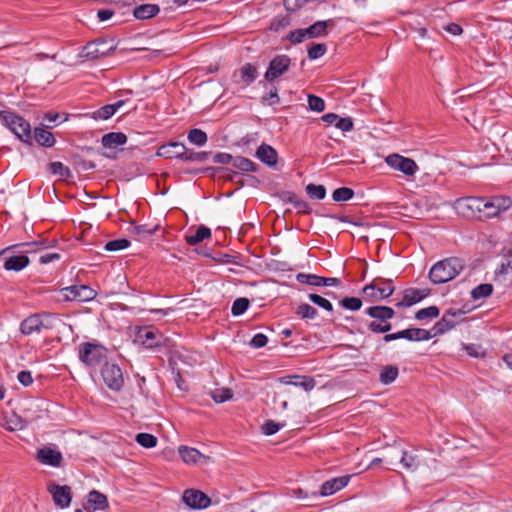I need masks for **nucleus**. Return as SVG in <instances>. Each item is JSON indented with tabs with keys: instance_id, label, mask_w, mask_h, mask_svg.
Instances as JSON below:
<instances>
[{
	"instance_id": "obj_63",
	"label": "nucleus",
	"mask_w": 512,
	"mask_h": 512,
	"mask_svg": "<svg viewBox=\"0 0 512 512\" xmlns=\"http://www.w3.org/2000/svg\"><path fill=\"white\" fill-rule=\"evenodd\" d=\"M234 158L235 157H233L232 155H230L228 153H218L214 156V162L220 163V164H229V163L233 164Z\"/></svg>"
},
{
	"instance_id": "obj_38",
	"label": "nucleus",
	"mask_w": 512,
	"mask_h": 512,
	"mask_svg": "<svg viewBox=\"0 0 512 512\" xmlns=\"http://www.w3.org/2000/svg\"><path fill=\"white\" fill-rule=\"evenodd\" d=\"M49 171L59 176L61 179H67L71 176V171L62 162H52L49 164Z\"/></svg>"
},
{
	"instance_id": "obj_60",
	"label": "nucleus",
	"mask_w": 512,
	"mask_h": 512,
	"mask_svg": "<svg viewBox=\"0 0 512 512\" xmlns=\"http://www.w3.org/2000/svg\"><path fill=\"white\" fill-rule=\"evenodd\" d=\"M41 410L39 409V406L34 403V402H31L28 404L27 407H25L22 411V415H20L21 417H26V415H39L38 419L41 418Z\"/></svg>"
},
{
	"instance_id": "obj_28",
	"label": "nucleus",
	"mask_w": 512,
	"mask_h": 512,
	"mask_svg": "<svg viewBox=\"0 0 512 512\" xmlns=\"http://www.w3.org/2000/svg\"><path fill=\"white\" fill-rule=\"evenodd\" d=\"M280 382L302 387L306 392L311 391L315 387V380L309 376L295 375L292 377H283L280 379Z\"/></svg>"
},
{
	"instance_id": "obj_55",
	"label": "nucleus",
	"mask_w": 512,
	"mask_h": 512,
	"mask_svg": "<svg viewBox=\"0 0 512 512\" xmlns=\"http://www.w3.org/2000/svg\"><path fill=\"white\" fill-rule=\"evenodd\" d=\"M206 158H207L206 152H194V151H189L186 148V154L182 156L181 160L191 161V162H203L206 160Z\"/></svg>"
},
{
	"instance_id": "obj_41",
	"label": "nucleus",
	"mask_w": 512,
	"mask_h": 512,
	"mask_svg": "<svg viewBox=\"0 0 512 512\" xmlns=\"http://www.w3.org/2000/svg\"><path fill=\"white\" fill-rule=\"evenodd\" d=\"M135 440L144 448H153L158 442L157 438L149 433H139L136 435Z\"/></svg>"
},
{
	"instance_id": "obj_50",
	"label": "nucleus",
	"mask_w": 512,
	"mask_h": 512,
	"mask_svg": "<svg viewBox=\"0 0 512 512\" xmlns=\"http://www.w3.org/2000/svg\"><path fill=\"white\" fill-rule=\"evenodd\" d=\"M233 166L242 171H255L256 165L254 162L247 158L235 157L233 160Z\"/></svg>"
},
{
	"instance_id": "obj_27",
	"label": "nucleus",
	"mask_w": 512,
	"mask_h": 512,
	"mask_svg": "<svg viewBox=\"0 0 512 512\" xmlns=\"http://www.w3.org/2000/svg\"><path fill=\"white\" fill-rule=\"evenodd\" d=\"M126 104H128V100H119L114 104H108L99 108L89 114V116L94 120H107Z\"/></svg>"
},
{
	"instance_id": "obj_42",
	"label": "nucleus",
	"mask_w": 512,
	"mask_h": 512,
	"mask_svg": "<svg viewBox=\"0 0 512 512\" xmlns=\"http://www.w3.org/2000/svg\"><path fill=\"white\" fill-rule=\"evenodd\" d=\"M188 140L197 146H203L207 142V135L201 129L195 128L189 131Z\"/></svg>"
},
{
	"instance_id": "obj_48",
	"label": "nucleus",
	"mask_w": 512,
	"mask_h": 512,
	"mask_svg": "<svg viewBox=\"0 0 512 512\" xmlns=\"http://www.w3.org/2000/svg\"><path fill=\"white\" fill-rule=\"evenodd\" d=\"M288 201L295 209L298 210L299 213L309 214L311 212V208L308 203L294 194L288 197Z\"/></svg>"
},
{
	"instance_id": "obj_62",
	"label": "nucleus",
	"mask_w": 512,
	"mask_h": 512,
	"mask_svg": "<svg viewBox=\"0 0 512 512\" xmlns=\"http://www.w3.org/2000/svg\"><path fill=\"white\" fill-rule=\"evenodd\" d=\"M464 349L467 351V353L470 355V356H473V357H483L485 355L484 351L482 350V348L478 345H466L464 346Z\"/></svg>"
},
{
	"instance_id": "obj_15",
	"label": "nucleus",
	"mask_w": 512,
	"mask_h": 512,
	"mask_svg": "<svg viewBox=\"0 0 512 512\" xmlns=\"http://www.w3.org/2000/svg\"><path fill=\"white\" fill-rule=\"evenodd\" d=\"M258 76V69L251 63H245L239 70L235 71L232 80L235 84L246 87Z\"/></svg>"
},
{
	"instance_id": "obj_35",
	"label": "nucleus",
	"mask_w": 512,
	"mask_h": 512,
	"mask_svg": "<svg viewBox=\"0 0 512 512\" xmlns=\"http://www.w3.org/2000/svg\"><path fill=\"white\" fill-rule=\"evenodd\" d=\"M210 236V229L205 226H200L194 234L186 235V241L190 245H196L203 240L210 238Z\"/></svg>"
},
{
	"instance_id": "obj_26",
	"label": "nucleus",
	"mask_w": 512,
	"mask_h": 512,
	"mask_svg": "<svg viewBox=\"0 0 512 512\" xmlns=\"http://www.w3.org/2000/svg\"><path fill=\"white\" fill-rule=\"evenodd\" d=\"M137 340L147 348H154L161 345L163 336L157 331L142 328L137 333Z\"/></svg>"
},
{
	"instance_id": "obj_44",
	"label": "nucleus",
	"mask_w": 512,
	"mask_h": 512,
	"mask_svg": "<svg viewBox=\"0 0 512 512\" xmlns=\"http://www.w3.org/2000/svg\"><path fill=\"white\" fill-rule=\"evenodd\" d=\"M306 193L312 199L322 200L325 198L326 189L323 185L309 184L306 186Z\"/></svg>"
},
{
	"instance_id": "obj_43",
	"label": "nucleus",
	"mask_w": 512,
	"mask_h": 512,
	"mask_svg": "<svg viewBox=\"0 0 512 512\" xmlns=\"http://www.w3.org/2000/svg\"><path fill=\"white\" fill-rule=\"evenodd\" d=\"M330 23H332L331 20L315 22L313 25L308 27L310 30V34L312 35L313 38H317V37L326 35L327 27Z\"/></svg>"
},
{
	"instance_id": "obj_45",
	"label": "nucleus",
	"mask_w": 512,
	"mask_h": 512,
	"mask_svg": "<svg viewBox=\"0 0 512 512\" xmlns=\"http://www.w3.org/2000/svg\"><path fill=\"white\" fill-rule=\"evenodd\" d=\"M439 309L436 306H430L427 308L420 309L416 312L415 318L417 320H426V319H432L439 316Z\"/></svg>"
},
{
	"instance_id": "obj_19",
	"label": "nucleus",
	"mask_w": 512,
	"mask_h": 512,
	"mask_svg": "<svg viewBox=\"0 0 512 512\" xmlns=\"http://www.w3.org/2000/svg\"><path fill=\"white\" fill-rule=\"evenodd\" d=\"M113 50L114 47H107L105 41H95L87 44L83 48L81 55L89 59H97L108 56Z\"/></svg>"
},
{
	"instance_id": "obj_33",
	"label": "nucleus",
	"mask_w": 512,
	"mask_h": 512,
	"mask_svg": "<svg viewBox=\"0 0 512 512\" xmlns=\"http://www.w3.org/2000/svg\"><path fill=\"white\" fill-rule=\"evenodd\" d=\"M160 11V8L156 4H143L134 9V16L137 19H149L155 15H157Z\"/></svg>"
},
{
	"instance_id": "obj_29",
	"label": "nucleus",
	"mask_w": 512,
	"mask_h": 512,
	"mask_svg": "<svg viewBox=\"0 0 512 512\" xmlns=\"http://www.w3.org/2000/svg\"><path fill=\"white\" fill-rule=\"evenodd\" d=\"M256 156L265 164L273 166L277 163L276 150L267 144H262L256 151Z\"/></svg>"
},
{
	"instance_id": "obj_53",
	"label": "nucleus",
	"mask_w": 512,
	"mask_h": 512,
	"mask_svg": "<svg viewBox=\"0 0 512 512\" xmlns=\"http://www.w3.org/2000/svg\"><path fill=\"white\" fill-rule=\"evenodd\" d=\"M340 305L345 309L357 311L361 308L362 301L360 298L356 297H345L340 301Z\"/></svg>"
},
{
	"instance_id": "obj_1",
	"label": "nucleus",
	"mask_w": 512,
	"mask_h": 512,
	"mask_svg": "<svg viewBox=\"0 0 512 512\" xmlns=\"http://www.w3.org/2000/svg\"><path fill=\"white\" fill-rule=\"evenodd\" d=\"M464 261L450 257L435 263L429 271V278L435 284H443L454 279L464 269Z\"/></svg>"
},
{
	"instance_id": "obj_59",
	"label": "nucleus",
	"mask_w": 512,
	"mask_h": 512,
	"mask_svg": "<svg viewBox=\"0 0 512 512\" xmlns=\"http://www.w3.org/2000/svg\"><path fill=\"white\" fill-rule=\"evenodd\" d=\"M282 425L274 422L273 420L266 421L262 426V431L265 435H273L279 431Z\"/></svg>"
},
{
	"instance_id": "obj_56",
	"label": "nucleus",
	"mask_w": 512,
	"mask_h": 512,
	"mask_svg": "<svg viewBox=\"0 0 512 512\" xmlns=\"http://www.w3.org/2000/svg\"><path fill=\"white\" fill-rule=\"evenodd\" d=\"M326 52V45L319 43L314 44L308 49V57L311 60H315L323 56Z\"/></svg>"
},
{
	"instance_id": "obj_40",
	"label": "nucleus",
	"mask_w": 512,
	"mask_h": 512,
	"mask_svg": "<svg viewBox=\"0 0 512 512\" xmlns=\"http://www.w3.org/2000/svg\"><path fill=\"white\" fill-rule=\"evenodd\" d=\"M509 271L512 272V250H509L508 254L504 255V261L501 263L500 268L495 271L496 279L499 280Z\"/></svg>"
},
{
	"instance_id": "obj_57",
	"label": "nucleus",
	"mask_w": 512,
	"mask_h": 512,
	"mask_svg": "<svg viewBox=\"0 0 512 512\" xmlns=\"http://www.w3.org/2000/svg\"><path fill=\"white\" fill-rule=\"evenodd\" d=\"M335 127L344 132H348L353 129V120L351 117H339L338 120L335 122Z\"/></svg>"
},
{
	"instance_id": "obj_7",
	"label": "nucleus",
	"mask_w": 512,
	"mask_h": 512,
	"mask_svg": "<svg viewBox=\"0 0 512 512\" xmlns=\"http://www.w3.org/2000/svg\"><path fill=\"white\" fill-rule=\"evenodd\" d=\"M106 357V349L98 344L83 343L79 347V358L89 366L99 364Z\"/></svg>"
},
{
	"instance_id": "obj_51",
	"label": "nucleus",
	"mask_w": 512,
	"mask_h": 512,
	"mask_svg": "<svg viewBox=\"0 0 512 512\" xmlns=\"http://www.w3.org/2000/svg\"><path fill=\"white\" fill-rule=\"evenodd\" d=\"M249 300L247 298L241 297L237 298L231 308V312L234 316H239L243 314L249 307Z\"/></svg>"
},
{
	"instance_id": "obj_36",
	"label": "nucleus",
	"mask_w": 512,
	"mask_h": 512,
	"mask_svg": "<svg viewBox=\"0 0 512 512\" xmlns=\"http://www.w3.org/2000/svg\"><path fill=\"white\" fill-rule=\"evenodd\" d=\"M399 370L396 366L387 365L383 367L380 373V382L384 385H389L398 377Z\"/></svg>"
},
{
	"instance_id": "obj_32",
	"label": "nucleus",
	"mask_w": 512,
	"mask_h": 512,
	"mask_svg": "<svg viewBox=\"0 0 512 512\" xmlns=\"http://www.w3.org/2000/svg\"><path fill=\"white\" fill-rule=\"evenodd\" d=\"M87 503L93 507L94 510H104L108 507V499L103 493L92 490L87 495Z\"/></svg>"
},
{
	"instance_id": "obj_22",
	"label": "nucleus",
	"mask_w": 512,
	"mask_h": 512,
	"mask_svg": "<svg viewBox=\"0 0 512 512\" xmlns=\"http://www.w3.org/2000/svg\"><path fill=\"white\" fill-rule=\"evenodd\" d=\"M37 459L44 465L60 467L63 457L60 451L45 446L37 451Z\"/></svg>"
},
{
	"instance_id": "obj_21",
	"label": "nucleus",
	"mask_w": 512,
	"mask_h": 512,
	"mask_svg": "<svg viewBox=\"0 0 512 512\" xmlns=\"http://www.w3.org/2000/svg\"><path fill=\"white\" fill-rule=\"evenodd\" d=\"M178 452L181 456V459L186 464H208L211 460L209 456H206L199 452L197 449L188 447V446H180L178 448Z\"/></svg>"
},
{
	"instance_id": "obj_6",
	"label": "nucleus",
	"mask_w": 512,
	"mask_h": 512,
	"mask_svg": "<svg viewBox=\"0 0 512 512\" xmlns=\"http://www.w3.org/2000/svg\"><path fill=\"white\" fill-rule=\"evenodd\" d=\"M394 292L391 280L375 279L362 289V293L370 300H379L389 297Z\"/></svg>"
},
{
	"instance_id": "obj_2",
	"label": "nucleus",
	"mask_w": 512,
	"mask_h": 512,
	"mask_svg": "<svg viewBox=\"0 0 512 512\" xmlns=\"http://www.w3.org/2000/svg\"><path fill=\"white\" fill-rule=\"evenodd\" d=\"M458 204H465L468 208L475 207L478 211L482 212L485 217L492 218L498 216L502 211L507 210L511 206L512 201L509 198L496 197L486 202L475 199L458 200Z\"/></svg>"
},
{
	"instance_id": "obj_64",
	"label": "nucleus",
	"mask_w": 512,
	"mask_h": 512,
	"mask_svg": "<svg viewBox=\"0 0 512 512\" xmlns=\"http://www.w3.org/2000/svg\"><path fill=\"white\" fill-rule=\"evenodd\" d=\"M17 378L18 381L24 386H29L33 382L32 375L29 371H21Z\"/></svg>"
},
{
	"instance_id": "obj_52",
	"label": "nucleus",
	"mask_w": 512,
	"mask_h": 512,
	"mask_svg": "<svg viewBox=\"0 0 512 512\" xmlns=\"http://www.w3.org/2000/svg\"><path fill=\"white\" fill-rule=\"evenodd\" d=\"M308 299L312 303L318 305L319 307L323 308L328 312H331L333 310V305L331 304V302L318 294H309Z\"/></svg>"
},
{
	"instance_id": "obj_13",
	"label": "nucleus",
	"mask_w": 512,
	"mask_h": 512,
	"mask_svg": "<svg viewBox=\"0 0 512 512\" xmlns=\"http://www.w3.org/2000/svg\"><path fill=\"white\" fill-rule=\"evenodd\" d=\"M464 314L462 310H448L440 321H438L432 328V337L445 333L446 331L455 327L458 320Z\"/></svg>"
},
{
	"instance_id": "obj_20",
	"label": "nucleus",
	"mask_w": 512,
	"mask_h": 512,
	"mask_svg": "<svg viewBox=\"0 0 512 512\" xmlns=\"http://www.w3.org/2000/svg\"><path fill=\"white\" fill-rule=\"evenodd\" d=\"M49 492L52 494L55 504L60 508H66L70 505L72 495L69 486H60L57 484L49 485Z\"/></svg>"
},
{
	"instance_id": "obj_4",
	"label": "nucleus",
	"mask_w": 512,
	"mask_h": 512,
	"mask_svg": "<svg viewBox=\"0 0 512 512\" xmlns=\"http://www.w3.org/2000/svg\"><path fill=\"white\" fill-rule=\"evenodd\" d=\"M366 313L373 318L368 328L374 333H386L391 330L390 319L394 316V310L387 306L369 307Z\"/></svg>"
},
{
	"instance_id": "obj_17",
	"label": "nucleus",
	"mask_w": 512,
	"mask_h": 512,
	"mask_svg": "<svg viewBox=\"0 0 512 512\" xmlns=\"http://www.w3.org/2000/svg\"><path fill=\"white\" fill-rule=\"evenodd\" d=\"M298 282L312 286H340L341 280L336 277H321L314 274L299 273L296 276Z\"/></svg>"
},
{
	"instance_id": "obj_18",
	"label": "nucleus",
	"mask_w": 512,
	"mask_h": 512,
	"mask_svg": "<svg viewBox=\"0 0 512 512\" xmlns=\"http://www.w3.org/2000/svg\"><path fill=\"white\" fill-rule=\"evenodd\" d=\"M63 291L67 300H78L81 302L92 300L96 295L95 291L86 285L66 287Z\"/></svg>"
},
{
	"instance_id": "obj_31",
	"label": "nucleus",
	"mask_w": 512,
	"mask_h": 512,
	"mask_svg": "<svg viewBox=\"0 0 512 512\" xmlns=\"http://www.w3.org/2000/svg\"><path fill=\"white\" fill-rule=\"evenodd\" d=\"M428 294V290L408 289L404 292L403 301L398 305L411 306L427 297Z\"/></svg>"
},
{
	"instance_id": "obj_5",
	"label": "nucleus",
	"mask_w": 512,
	"mask_h": 512,
	"mask_svg": "<svg viewBox=\"0 0 512 512\" xmlns=\"http://www.w3.org/2000/svg\"><path fill=\"white\" fill-rule=\"evenodd\" d=\"M0 118L5 126H7L20 140L30 143L32 134L30 124L21 116L10 111H0Z\"/></svg>"
},
{
	"instance_id": "obj_47",
	"label": "nucleus",
	"mask_w": 512,
	"mask_h": 512,
	"mask_svg": "<svg viewBox=\"0 0 512 512\" xmlns=\"http://www.w3.org/2000/svg\"><path fill=\"white\" fill-rule=\"evenodd\" d=\"M492 291L493 286L491 284H480L472 290L471 295L473 299L477 300L488 297Z\"/></svg>"
},
{
	"instance_id": "obj_24",
	"label": "nucleus",
	"mask_w": 512,
	"mask_h": 512,
	"mask_svg": "<svg viewBox=\"0 0 512 512\" xmlns=\"http://www.w3.org/2000/svg\"><path fill=\"white\" fill-rule=\"evenodd\" d=\"M349 480V475L330 479L322 484L319 495L323 497L332 495L347 486Z\"/></svg>"
},
{
	"instance_id": "obj_12",
	"label": "nucleus",
	"mask_w": 512,
	"mask_h": 512,
	"mask_svg": "<svg viewBox=\"0 0 512 512\" xmlns=\"http://www.w3.org/2000/svg\"><path fill=\"white\" fill-rule=\"evenodd\" d=\"M10 250L11 248H6L0 253V259L3 260V268L5 270L18 272L29 265L30 260L28 256L10 254Z\"/></svg>"
},
{
	"instance_id": "obj_37",
	"label": "nucleus",
	"mask_w": 512,
	"mask_h": 512,
	"mask_svg": "<svg viewBox=\"0 0 512 512\" xmlns=\"http://www.w3.org/2000/svg\"><path fill=\"white\" fill-rule=\"evenodd\" d=\"M210 396L216 403H223L232 399L233 392L229 388H216L210 391Z\"/></svg>"
},
{
	"instance_id": "obj_49",
	"label": "nucleus",
	"mask_w": 512,
	"mask_h": 512,
	"mask_svg": "<svg viewBox=\"0 0 512 512\" xmlns=\"http://www.w3.org/2000/svg\"><path fill=\"white\" fill-rule=\"evenodd\" d=\"M129 245L130 242L127 239L121 238L107 242L104 249L108 252H116L126 249Z\"/></svg>"
},
{
	"instance_id": "obj_46",
	"label": "nucleus",
	"mask_w": 512,
	"mask_h": 512,
	"mask_svg": "<svg viewBox=\"0 0 512 512\" xmlns=\"http://www.w3.org/2000/svg\"><path fill=\"white\" fill-rule=\"evenodd\" d=\"M353 196H354V191L348 187L338 188L332 194V198L336 202L348 201Z\"/></svg>"
},
{
	"instance_id": "obj_8",
	"label": "nucleus",
	"mask_w": 512,
	"mask_h": 512,
	"mask_svg": "<svg viewBox=\"0 0 512 512\" xmlns=\"http://www.w3.org/2000/svg\"><path fill=\"white\" fill-rule=\"evenodd\" d=\"M291 65V59L287 55L275 56L268 65V68L264 74V78L268 82H272L275 79L281 77L288 72Z\"/></svg>"
},
{
	"instance_id": "obj_34",
	"label": "nucleus",
	"mask_w": 512,
	"mask_h": 512,
	"mask_svg": "<svg viewBox=\"0 0 512 512\" xmlns=\"http://www.w3.org/2000/svg\"><path fill=\"white\" fill-rule=\"evenodd\" d=\"M33 137L41 146L51 147L55 143L53 134L43 128H35Z\"/></svg>"
},
{
	"instance_id": "obj_10",
	"label": "nucleus",
	"mask_w": 512,
	"mask_h": 512,
	"mask_svg": "<svg viewBox=\"0 0 512 512\" xmlns=\"http://www.w3.org/2000/svg\"><path fill=\"white\" fill-rule=\"evenodd\" d=\"M385 162L391 168L398 170L406 176H413L418 170V165L411 158H406L399 154L388 155Z\"/></svg>"
},
{
	"instance_id": "obj_16",
	"label": "nucleus",
	"mask_w": 512,
	"mask_h": 512,
	"mask_svg": "<svg viewBox=\"0 0 512 512\" xmlns=\"http://www.w3.org/2000/svg\"><path fill=\"white\" fill-rule=\"evenodd\" d=\"M183 501L193 509H204L210 505V498L199 490L188 489L183 493Z\"/></svg>"
},
{
	"instance_id": "obj_61",
	"label": "nucleus",
	"mask_w": 512,
	"mask_h": 512,
	"mask_svg": "<svg viewBox=\"0 0 512 512\" xmlns=\"http://www.w3.org/2000/svg\"><path fill=\"white\" fill-rule=\"evenodd\" d=\"M267 342V337L262 333H258L251 339L250 345L254 348H261L264 347Z\"/></svg>"
},
{
	"instance_id": "obj_9",
	"label": "nucleus",
	"mask_w": 512,
	"mask_h": 512,
	"mask_svg": "<svg viewBox=\"0 0 512 512\" xmlns=\"http://www.w3.org/2000/svg\"><path fill=\"white\" fill-rule=\"evenodd\" d=\"M104 383L114 391H119L124 384L123 373L120 367L113 363H105L101 370Z\"/></svg>"
},
{
	"instance_id": "obj_14",
	"label": "nucleus",
	"mask_w": 512,
	"mask_h": 512,
	"mask_svg": "<svg viewBox=\"0 0 512 512\" xmlns=\"http://www.w3.org/2000/svg\"><path fill=\"white\" fill-rule=\"evenodd\" d=\"M38 417L39 415H26V417H21L16 413H12L11 415L3 417L1 426L8 431H19L24 429L28 424L36 421Z\"/></svg>"
},
{
	"instance_id": "obj_39",
	"label": "nucleus",
	"mask_w": 512,
	"mask_h": 512,
	"mask_svg": "<svg viewBox=\"0 0 512 512\" xmlns=\"http://www.w3.org/2000/svg\"><path fill=\"white\" fill-rule=\"evenodd\" d=\"M295 313L302 319H314L318 315V311L313 306L306 303L300 304Z\"/></svg>"
},
{
	"instance_id": "obj_30",
	"label": "nucleus",
	"mask_w": 512,
	"mask_h": 512,
	"mask_svg": "<svg viewBox=\"0 0 512 512\" xmlns=\"http://www.w3.org/2000/svg\"><path fill=\"white\" fill-rule=\"evenodd\" d=\"M127 136L121 132H111L102 137V145L106 148L115 149L125 144Z\"/></svg>"
},
{
	"instance_id": "obj_54",
	"label": "nucleus",
	"mask_w": 512,
	"mask_h": 512,
	"mask_svg": "<svg viewBox=\"0 0 512 512\" xmlns=\"http://www.w3.org/2000/svg\"><path fill=\"white\" fill-rule=\"evenodd\" d=\"M308 105L312 111H316V112H322L325 109L324 100L315 95L308 96Z\"/></svg>"
},
{
	"instance_id": "obj_58",
	"label": "nucleus",
	"mask_w": 512,
	"mask_h": 512,
	"mask_svg": "<svg viewBox=\"0 0 512 512\" xmlns=\"http://www.w3.org/2000/svg\"><path fill=\"white\" fill-rule=\"evenodd\" d=\"M291 495L297 499H301V500H314L317 498V493L316 492H312L311 494H308V492L304 491L303 489L301 488H298V489H294L291 491Z\"/></svg>"
},
{
	"instance_id": "obj_3",
	"label": "nucleus",
	"mask_w": 512,
	"mask_h": 512,
	"mask_svg": "<svg viewBox=\"0 0 512 512\" xmlns=\"http://www.w3.org/2000/svg\"><path fill=\"white\" fill-rule=\"evenodd\" d=\"M58 322L59 319L53 314H34L22 321L20 330L25 335L40 334L46 330L54 329Z\"/></svg>"
},
{
	"instance_id": "obj_23",
	"label": "nucleus",
	"mask_w": 512,
	"mask_h": 512,
	"mask_svg": "<svg viewBox=\"0 0 512 512\" xmlns=\"http://www.w3.org/2000/svg\"><path fill=\"white\" fill-rule=\"evenodd\" d=\"M391 459H398L400 458V463L403 466V468L407 470L414 471L416 470L419 465V459L416 454L410 453L409 451H406L404 449L395 450L390 453Z\"/></svg>"
},
{
	"instance_id": "obj_25",
	"label": "nucleus",
	"mask_w": 512,
	"mask_h": 512,
	"mask_svg": "<svg viewBox=\"0 0 512 512\" xmlns=\"http://www.w3.org/2000/svg\"><path fill=\"white\" fill-rule=\"evenodd\" d=\"M186 154V146L180 142H170L159 147L157 155L166 158L182 159Z\"/></svg>"
},
{
	"instance_id": "obj_11",
	"label": "nucleus",
	"mask_w": 512,
	"mask_h": 512,
	"mask_svg": "<svg viewBox=\"0 0 512 512\" xmlns=\"http://www.w3.org/2000/svg\"><path fill=\"white\" fill-rule=\"evenodd\" d=\"M432 338L431 331L421 328H409L396 333L386 334L383 337L385 342H390L397 339H406L408 341H423Z\"/></svg>"
}]
</instances>
